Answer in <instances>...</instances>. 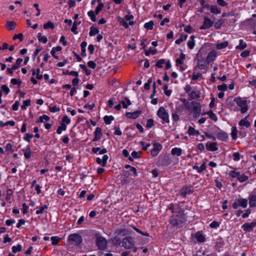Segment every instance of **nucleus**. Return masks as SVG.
<instances>
[{
    "label": "nucleus",
    "instance_id": "1",
    "mask_svg": "<svg viewBox=\"0 0 256 256\" xmlns=\"http://www.w3.org/2000/svg\"><path fill=\"white\" fill-rule=\"evenodd\" d=\"M186 220V216L183 213V211H180L176 215V218H172L170 220V223L174 226H180Z\"/></svg>",
    "mask_w": 256,
    "mask_h": 256
},
{
    "label": "nucleus",
    "instance_id": "2",
    "mask_svg": "<svg viewBox=\"0 0 256 256\" xmlns=\"http://www.w3.org/2000/svg\"><path fill=\"white\" fill-rule=\"evenodd\" d=\"M68 242L73 246H78L82 242V236L77 234H70L68 238Z\"/></svg>",
    "mask_w": 256,
    "mask_h": 256
},
{
    "label": "nucleus",
    "instance_id": "3",
    "mask_svg": "<svg viewBox=\"0 0 256 256\" xmlns=\"http://www.w3.org/2000/svg\"><path fill=\"white\" fill-rule=\"evenodd\" d=\"M157 115L162 120L163 122L169 123V114L166 110L162 106L159 108L157 112Z\"/></svg>",
    "mask_w": 256,
    "mask_h": 256
},
{
    "label": "nucleus",
    "instance_id": "4",
    "mask_svg": "<svg viewBox=\"0 0 256 256\" xmlns=\"http://www.w3.org/2000/svg\"><path fill=\"white\" fill-rule=\"evenodd\" d=\"M235 101L242 113H245L248 110L246 100L241 98H236Z\"/></svg>",
    "mask_w": 256,
    "mask_h": 256
},
{
    "label": "nucleus",
    "instance_id": "5",
    "mask_svg": "<svg viewBox=\"0 0 256 256\" xmlns=\"http://www.w3.org/2000/svg\"><path fill=\"white\" fill-rule=\"evenodd\" d=\"M122 246L126 249H132L134 248V251L136 249L134 248V244L133 238H126L122 240Z\"/></svg>",
    "mask_w": 256,
    "mask_h": 256
},
{
    "label": "nucleus",
    "instance_id": "6",
    "mask_svg": "<svg viewBox=\"0 0 256 256\" xmlns=\"http://www.w3.org/2000/svg\"><path fill=\"white\" fill-rule=\"evenodd\" d=\"M96 244L99 249L104 250L107 245V242L105 238L102 237L97 238Z\"/></svg>",
    "mask_w": 256,
    "mask_h": 256
},
{
    "label": "nucleus",
    "instance_id": "7",
    "mask_svg": "<svg viewBox=\"0 0 256 256\" xmlns=\"http://www.w3.org/2000/svg\"><path fill=\"white\" fill-rule=\"evenodd\" d=\"M214 24V22L210 18L208 17L204 18V21L203 24L200 26L201 30H206L209 28Z\"/></svg>",
    "mask_w": 256,
    "mask_h": 256
},
{
    "label": "nucleus",
    "instance_id": "8",
    "mask_svg": "<svg viewBox=\"0 0 256 256\" xmlns=\"http://www.w3.org/2000/svg\"><path fill=\"white\" fill-rule=\"evenodd\" d=\"M162 148V146L160 144L155 143L154 144V148L151 150V155L152 156H156L159 152L161 150Z\"/></svg>",
    "mask_w": 256,
    "mask_h": 256
},
{
    "label": "nucleus",
    "instance_id": "9",
    "mask_svg": "<svg viewBox=\"0 0 256 256\" xmlns=\"http://www.w3.org/2000/svg\"><path fill=\"white\" fill-rule=\"evenodd\" d=\"M256 226V222H246L242 226L243 230L245 232H249L252 230L254 227Z\"/></svg>",
    "mask_w": 256,
    "mask_h": 256
},
{
    "label": "nucleus",
    "instance_id": "10",
    "mask_svg": "<svg viewBox=\"0 0 256 256\" xmlns=\"http://www.w3.org/2000/svg\"><path fill=\"white\" fill-rule=\"evenodd\" d=\"M22 62V59L20 58H18L16 60V64L12 66L10 68H8L7 69V72L10 74H12L14 70L18 69Z\"/></svg>",
    "mask_w": 256,
    "mask_h": 256
},
{
    "label": "nucleus",
    "instance_id": "11",
    "mask_svg": "<svg viewBox=\"0 0 256 256\" xmlns=\"http://www.w3.org/2000/svg\"><path fill=\"white\" fill-rule=\"evenodd\" d=\"M217 56V54L216 50H212L208 54L206 57L207 63H210L214 61Z\"/></svg>",
    "mask_w": 256,
    "mask_h": 256
},
{
    "label": "nucleus",
    "instance_id": "12",
    "mask_svg": "<svg viewBox=\"0 0 256 256\" xmlns=\"http://www.w3.org/2000/svg\"><path fill=\"white\" fill-rule=\"evenodd\" d=\"M197 58H198L197 66H198V68L202 70V69H204L206 68H207L208 65V64H209V63H207L206 60H204L202 58L200 59L198 58V56H197Z\"/></svg>",
    "mask_w": 256,
    "mask_h": 256
},
{
    "label": "nucleus",
    "instance_id": "13",
    "mask_svg": "<svg viewBox=\"0 0 256 256\" xmlns=\"http://www.w3.org/2000/svg\"><path fill=\"white\" fill-rule=\"evenodd\" d=\"M206 146L209 151H216L218 150V144L214 142H208L206 144Z\"/></svg>",
    "mask_w": 256,
    "mask_h": 256
},
{
    "label": "nucleus",
    "instance_id": "14",
    "mask_svg": "<svg viewBox=\"0 0 256 256\" xmlns=\"http://www.w3.org/2000/svg\"><path fill=\"white\" fill-rule=\"evenodd\" d=\"M108 158V156L105 154V155H104L102 157V158H96V162H97L98 164L101 165L102 166H105L106 164Z\"/></svg>",
    "mask_w": 256,
    "mask_h": 256
},
{
    "label": "nucleus",
    "instance_id": "15",
    "mask_svg": "<svg viewBox=\"0 0 256 256\" xmlns=\"http://www.w3.org/2000/svg\"><path fill=\"white\" fill-rule=\"evenodd\" d=\"M141 112V110H137L133 112H128L126 113V116L128 118L136 119L139 116Z\"/></svg>",
    "mask_w": 256,
    "mask_h": 256
},
{
    "label": "nucleus",
    "instance_id": "16",
    "mask_svg": "<svg viewBox=\"0 0 256 256\" xmlns=\"http://www.w3.org/2000/svg\"><path fill=\"white\" fill-rule=\"evenodd\" d=\"M216 138L222 141H226L228 138V134L226 132L220 130L216 134Z\"/></svg>",
    "mask_w": 256,
    "mask_h": 256
},
{
    "label": "nucleus",
    "instance_id": "17",
    "mask_svg": "<svg viewBox=\"0 0 256 256\" xmlns=\"http://www.w3.org/2000/svg\"><path fill=\"white\" fill-rule=\"evenodd\" d=\"M102 136V130L101 128L98 127L94 132V138L92 141H96L100 140Z\"/></svg>",
    "mask_w": 256,
    "mask_h": 256
},
{
    "label": "nucleus",
    "instance_id": "18",
    "mask_svg": "<svg viewBox=\"0 0 256 256\" xmlns=\"http://www.w3.org/2000/svg\"><path fill=\"white\" fill-rule=\"evenodd\" d=\"M22 150L24 152V154L26 158H30L32 156V150L29 146H27L24 148Z\"/></svg>",
    "mask_w": 256,
    "mask_h": 256
},
{
    "label": "nucleus",
    "instance_id": "19",
    "mask_svg": "<svg viewBox=\"0 0 256 256\" xmlns=\"http://www.w3.org/2000/svg\"><path fill=\"white\" fill-rule=\"evenodd\" d=\"M186 55L184 53H181L180 55L179 58H176V66H179V65H182L184 63V60L185 58Z\"/></svg>",
    "mask_w": 256,
    "mask_h": 256
},
{
    "label": "nucleus",
    "instance_id": "20",
    "mask_svg": "<svg viewBox=\"0 0 256 256\" xmlns=\"http://www.w3.org/2000/svg\"><path fill=\"white\" fill-rule=\"evenodd\" d=\"M238 124L240 126H245L246 128H249L251 124L248 120L247 118H245L241 120L239 122Z\"/></svg>",
    "mask_w": 256,
    "mask_h": 256
},
{
    "label": "nucleus",
    "instance_id": "21",
    "mask_svg": "<svg viewBox=\"0 0 256 256\" xmlns=\"http://www.w3.org/2000/svg\"><path fill=\"white\" fill-rule=\"evenodd\" d=\"M187 45L190 50H192L195 46L194 36H191L190 40L187 42Z\"/></svg>",
    "mask_w": 256,
    "mask_h": 256
},
{
    "label": "nucleus",
    "instance_id": "22",
    "mask_svg": "<svg viewBox=\"0 0 256 256\" xmlns=\"http://www.w3.org/2000/svg\"><path fill=\"white\" fill-rule=\"evenodd\" d=\"M188 134L190 136H198L200 135V132L196 130L193 127L189 126L188 130Z\"/></svg>",
    "mask_w": 256,
    "mask_h": 256
},
{
    "label": "nucleus",
    "instance_id": "23",
    "mask_svg": "<svg viewBox=\"0 0 256 256\" xmlns=\"http://www.w3.org/2000/svg\"><path fill=\"white\" fill-rule=\"evenodd\" d=\"M192 168L196 170L198 172L200 173L206 168V164L204 162L200 167L197 166H194Z\"/></svg>",
    "mask_w": 256,
    "mask_h": 256
},
{
    "label": "nucleus",
    "instance_id": "24",
    "mask_svg": "<svg viewBox=\"0 0 256 256\" xmlns=\"http://www.w3.org/2000/svg\"><path fill=\"white\" fill-rule=\"evenodd\" d=\"M210 11L212 13L218 14L221 12L220 9L215 5H212L210 6Z\"/></svg>",
    "mask_w": 256,
    "mask_h": 256
},
{
    "label": "nucleus",
    "instance_id": "25",
    "mask_svg": "<svg viewBox=\"0 0 256 256\" xmlns=\"http://www.w3.org/2000/svg\"><path fill=\"white\" fill-rule=\"evenodd\" d=\"M48 206L47 205L44 204L42 206H36L37 210L36 212V214H42L44 212L45 210L48 209Z\"/></svg>",
    "mask_w": 256,
    "mask_h": 256
},
{
    "label": "nucleus",
    "instance_id": "26",
    "mask_svg": "<svg viewBox=\"0 0 256 256\" xmlns=\"http://www.w3.org/2000/svg\"><path fill=\"white\" fill-rule=\"evenodd\" d=\"M92 152L94 153L102 154L106 152V148L101 149L100 148L97 147L93 148H92Z\"/></svg>",
    "mask_w": 256,
    "mask_h": 256
},
{
    "label": "nucleus",
    "instance_id": "27",
    "mask_svg": "<svg viewBox=\"0 0 256 256\" xmlns=\"http://www.w3.org/2000/svg\"><path fill=\"white\" fill-rule=\"evenodd\" d=\"M38 39L39 42L43 44H46L48 42L47 38L42 35L41 33H38L37 35Z\"/></svg>",
    "mask_w": 256,
    "mask_h": 256
},
{
    "label": "nucleus",
    "instance_id": "28",
    "mask_svg": "<svg viewBox=\"0 0 256 256\" xmlns=\"http://www.w3.org/2000/svg\"><path fill=\"white\" fill-rule=\"evenodd\" d=\"M239 206L246 208L248 206V200L246 198H239L237 200Z\"/></svg>",
    "mask_w": 256,
    "mask_h": 256
},
{
    "label": "nucleus",
    "instance_id": "29",
    "mask_svg": "<svg viewBox=\"0 0 256 256\" xmlns=\"http://www.w3.org/2000/svg\"><path fill=\"white\" fill-rule=\"evenodd\" d=\"M182 153V150L178 148H174L171 150V154L172 155H176L177 156H180Z\"/></svg>",
    "mask_w": 256,
    "mask_h": 256
},
{
    "label": "nucleus",
    "instance_id": "30",
    "mask_svg": "<svg viewBox=\"0 0 256 256\" xmlns=\"http://www.w3.org/2000/svg\"><path fill=\"white\" fill-rule=\"evenodd\" d=\"M228 175L233 178H238L240 175V172L236 169L230 170L228 172Z\"/></svg>",
    "mask_w": 256,
    "mask_h": 256
},
{
    "label": "nucleus",
    "instance_id": "31",
    "mask_svg": "<svg viewBox=\"0 0 256 256\" xmlns=\"http://www.w3.org/2000/svg\"><path fill=\"white\" fill-rule=\"evenodd\" d=\"M249 204L250 207H256V195L250 196Z\"/></svg>",
    "mask_w": 256,
    "mask_h": 256
},
{
    "label": "nucleus",
    "instance_id": "32",
    "mask_svg": "<svg viewBox=\"0 0 256 256\" xmlns=\"http://www.w3.org/2000/svg\"><path fill=\"white\" fill-rule=\"evenodd\" d=\"M195 238L196 240L200 242H203L205 241L206 238L200 232H198L196 234Z\"/></svg>",
    "mask_w": 256,
    "mask_h": 256
},
{
    "label": "nucleus",
    "instance_id": "33",
    "mask_svg": "<svg viewBox=\"0 0 256 256\" xmlns=\"http://www.w3.org/2000/svg\"><path fill=\"white\" fill-rule=\"evenodd\" d=\"M99 32L98 29L94 26H92L90 28L89 34L90 36H93Z\"/></svg>",
    "mask_w": 256,
    "mask_h": 256
},
{
    "label": "nucleus",
    "instance_id": "34",
    "mask_svg": "<svg viewBox=\"0 0 256 256\" xmlns=\"http://www.w3.org/2000/svg\"><path fill=\"white\" fill-rule=\"evenodd\" d=\"M188 36L186 34H180V38L175 41V43L177 44H180L182 42L185 41Z\"/></svg>",
    "mask_w": 256,
    "mask_h": 256
},
{
    "label": "nucleus",
    "instance_id": "35",
    "mask_svg": "<svg viewBox=\"0 0 256 256\" xmlns=\"http://www.w3.org/2000/svg\"><path fill=\"white\" fill-rule=\"evenodd\" d=\"M6 27L10 30H14L16 27V23L13 21L8 22Z\"/></svg>",
    "mask_w": 256,
    "mask_h": 256
},
{
    "label": "nucleus",
    "instance_id": "36",
    "mask_svg": "<svg viewBox=\"0 0 256 256\" xmlns=\"http://www.w3.org/2000/svg\"><path fill=\"white\" fill-rule=\"evenodd\" d=\"M124 18L126 21H128L129 23V25L132 26L134 24V22L133 20L134 19V16L132 14H126Z\"/></svg>",
    "mask_w": 256,
    "mask_h": 256
},
{
    "label": "nucleus",
    "instance_id": "37",
    "mask_svg": "<svg viewBox=\"0 0 256 256\" xmlns=\"http://www.w3.org/2000/svg\"><path fill=\"white\" fill-rule=\"evenodd\" d=\"M62 48L60 46L54 47L52 49L50 54L55 58H58V56L55 55V52H60L62 50Z\"/></svg>",
    "mask_w": 256,
    "mask_h": 256
},
{
    "label": "nucleus",
    "instance_id": "38",
    "mask_svg": "<svg viewBox=\"0 0 256 256\" xmlns=\"http://www.w3.org/2000/svg\"><path fill=\"white\" fill-rule=\"evenodd\" d=\"M246 44L242 40H240L239 41V44L236 46V49L239 50H242L246 47Z\"/></svg>",
    "mask_w": 256,
    "mask_h": 256
},
{
    "label": "nucleus",
    "instance_id": "39",
    "mask_svg": "<svg viewBox=\"0 0 256 256\" xmlns=\"http://www.w3.org/2000/svg\"><path fill=\"white\" fill-rule=\"evenodd\" d=\"M114 120V118L112 116H106L104 118V120L106 124H110Z\"/></svg>",
    "mask_w": 256,
    "mask_h": 256
},
{
    "label": "nucleus",
    "instance_id": "40",
    "mask_svg": "<svg viewBox=\"0 0 256 256\" xmlns=\"http://www.w3.org/2000/svg\"><path fill=\"white\" fill-rule=\"evenodd\" d=\"M238 133V130L236 127L234 126L232 128L231 132V136L233 140H236L238 138L237 134Z\"/></svg>",
    "mask_w": 256,
    "mask_h": 256
},
{
    "label": "nucleus",
    "instance_id": "41",
    "mask_svg": "<svg viewBox=\"0 0 256 256\" xmlns=\"http://www.w3.org/2000/svg\"><path fill=\"white\" fill-rule=\"evenodd\" d=\"M228 42L225 41L222 43L216 44V47L217 49L221 50L226 48L228 46Z\"/></svg>",
    "mask_w": 256,
    "mask_h": 256
},
{
    "label": "nucleus",
    "instance_id": "42",
    "mask_svg": "<svg viewBox=\"0 0 256 256\" xmlns=\"http://www.w3.org/2000/svg\"><path fill=\"white\" fill-rule=\"evenodd\" d=\"M55 28L54 24L52 22L49 21L48 22L46 23L44 25V30H47L48 28H51L52 30L54 29Z\"/></svg>",
    "mask_w": 256,
    "mask_h": 256
},
{
    "label": "nucleus",
    "instance_id": "43",
    "mask_svg": "<svg viewBox=\"0 0 256 256\" xmlns=\"http://www.w3.org/2000/svg\"><path fill=\"white\" fill-rule=\"evenodd\" d=\"M66 126L65 124H62L59 126L57 129L56 132L58 134H62L63 131L66 130Z\"/></svg>",
    "mask_w": 256,
    "mask_h": 256
},
{
    "label": "nucleus",
    "instance_id": "44",
    "mask_svg": "<svg viewBox=\"0 0 256 256\" xmlns=\"http://www.w3.org/2000/svg\"><path fill=\"white\" fill-rule=\"evenodd\" d=\"M40 70L39 68L36 69V70H32V75H36V78L38 80H40L42 78V76L40 74Z\"/></svg>",
    "mask_w": 256,
    "mask_h": 256
},
{
    "label": "nucleus",
    "instance_id": "45",
    "mask_svg": "<svg viewBox=\"0 0 256 256\" xmlns=\"http://www.w3.org/2000/svg\"><path fill=\"white\" fill-rule=\"evenodd\" d=\"M120 103L124 108H127L131 104V102L128 98H126L125 100L122 101Z\"/></svg>",
    "mask_w": 256,
    "mask_h": 256
},
{
    "label": "nucleus",
    "instance_id": "46",
    "mask_svg": "<svg viewBox=\"0 0 256 256\" xmlns=\"http://www.w3.org/2000/svg\"><path fill=\"white\" fill-rule=\"evenodd\" d=\"M156 52V49L155 48H150L148 50H146L145 55L149 56L150 54H154Z\"/></svg>",
    "mask_w": 256,
    "mask_h": 256
},
{
    "label": "nucleus",
    "instance_id": "47",
    "mask_svg": "<svg viewBox=\"0 0 256 256\" xmlns=\"http://www.w3.org/2000/svg\"><path fill=\"white\" fill-rule=\"evenodd\" d=\"M12 252L14 253H16L17 252H20L22 250V246L20 244H18L16 246H12Z\"/></svg>",
    "mask_w": 256,
    "mask_h": 256
},
{
    "label": "nucleus",
    "instance_id": "48",
    "mask_svg": "<svg viewBox=\"0 0 256 256\" xmlns=\"http://www.w3.org/2000/svg\"><path fill=\"white\" fill-rule=\"evenodd\" d=\"M154 25V22L152 20H150L148 22H146L144 24V26L147 30H152L153 28Z\"/></svg>",
    "mask_w": 256,
    "mask_h": 256
},
{
    "label": "nucleus",
    "instance_id": "49",
    "mask_svg": "<svg viewBox=\"0 0 256 256\" xmlns=\"http://www.w3.org/2000/svg\"><path fill=\"white\" fill-rule=\"evenodd\" d=\"M30 100H24L23 101L22 105L21 108L22 110H26L27 108L30 106Z\"/></svg>",
    "mask_w": 256,
    "mask_h": 256
},
{
    "label": "nucleus",
    "instance_id": "50",
    "mask_svg": "<svg viewBox=\"0 0 256 256\" xmlns=\"http://www.w3.org/2000/svg\"><path fill=\"white\" fill-rule=\"evenodd\" d=\"M224 22L223 20L220 18L218 19L214 24V26L216 29H219L222 26Z\"/></svg>",
    "mask_w": 256,
    "mask_h": 256
},
{
    "label": "nucleus",
    "instance_id": "51",
    "mask_svg": "<svg viewBox=\"0 0 256 256\" xmlns=\"http://www.w3.org/2000/svg\"><path fill=\"white\" fill-rule=\"evenodd\" d=\"M88 15L90 18V20L92 22H96V18L95 16V12L92 10H90L88 12Z\"/></svg>",
    "mask_w": 256,
    "mask_h": 256
},
{
    "label": "nucleus",
    "instance_id": "52",
    "mask_svg": "<svg viewBox=\"0 0 256 256\" xmlns=\"http://www.w3.org/2000/svg\"><path fill=\"white\" fill-rule=\"evenodd\" d=\"M248 178V177L245 175V174H242V175H240V176H238V180L239 182H244L246 181Z\"/></svg>",
    "mask_w": 256,
    "mask_h": 256
},
{
    "label": "nucleus",
    "instance_id": "53",
    "mask_svg": "<svg viewBox=\"0 0 256 256\" xmlns=\"http://www.w3.org/2000/svg\"><path fill=\"white\" fill-rule=\"evenodd\" d=\"M207 114L212 120L214 122L217 121V116L212 111H210L208 112Z\"/></svg>",
    "mask_w": 256,
    "mask_h": 256
},
{
    "label": "nucleus",
    "instance_id": "54",
    "mask_svg": "<svg viewBox=\"0 0 256 256\" xmlns=\"http://www.w3.org/2000/svg\"><path fill=\"white\" fill-rule=\"evenodd\" d=\"M80 68L86 72V74L88 76L91 74V71L89 70L84 64H80Z\"/></svg>",
    "mask_w": 256,
    "mask_h": 256
},
{
    "label": "nucleus",
    "instance_id": "55",
    "mask_svg": "<svg viewBox=\"0 0 256 256\" xmlns=\"http://www.w3.org/2000/svg\"><path fill=\"white\" fill-rule=\"evenodd\" d=\"M104 7V4L102 2H100L96 6L95 10V14H98L102 8Z\"/></svg>",
    "mask_w": 256,
    "mask_h": 256
},
{
    "label": "nucleus",
    "instance_id": "56",
    "mask_svg": "<svg viewBox=\"0 0 256 256\" xmlns=\"http://www.w3.org/2000/svg\"><path fill=\"white\" fill-rule=\"evenodd\" d=\"M166 61L164 59L160 60L156 64V66L158 68H162L163 66L165 64Z\"/></svg>",
    "mask_w": 256,
    "mask_h": 256
},
{
    "label": "nucleus",
    "instance_id": "57",
    "mask_svg": "<svg viewBox=\"0 0 256 256\" xmlns=\"http://www.w3.org/2000/svg\"><path fill=\"white\" fill-rule=\"evenodd\" d=\"M118 21L120 24L122 25L125 28H127L129 26V23H128L126 20H124L121 18H118Z\"/></svg>",
    "mask_w": 256,
    "mask_h": 256
},
{
    "label": "nucleus",
    "instance_id": "58",
    "mask_svg": "<svg viewBox=\"0 0 256 256\" xmlns=\"http://www.w3.org/2000/svg\"><path fill=\"white\" fill-rule=\"evenodd\" d=\"M140 153V152L133 151L131 154V155H132V158H130L129 160H132L133 158H135V159L138 158H139V154Z\"/></svg>",
    "mask_w": 256,
    "mask_h": 256
},
{
    "label": "nucleus",
    "instance_id": "59",
    "mask_svg": "<svg viewBox=\"0 0 256 256\" xmlns=\"http://www.w3.org/2000/svg\"><path fill=\"white\" fill-rule=\"evenodd\" d=\"M154 125V122L152 119H148L146 121V127L148 128H152Z\"/></svg>",
    "mask_w": 256,
    "mask_h": 256
},
{
    "label": "nucleus",
    "instance_id": "60",
    "mask_svg": "<svg viewBox=\"0 0 256 256\" xmlns=\"http://www.w3.org/2000/svg\"><path fill=\"white\" fill-rule=\"evenodd\" d=\"M233 159L234 161L238 162L240 160L241 156L238 152H234L233 155Z\"/></svg>",
    "mask_w": 256,
    "mask_h": 256
},
{
    "label": "nucleus",
    "instance_id": "61",
    "mask_svg": "<svg viewBox=\"0 0 256 256\" xmlns=\"http://www.w3.org/2000/svg\"><path fill=\"white\" fill-rule=\"evenodd\" d=\"M33 136L29 133H26L24 138V140L28 142H30L32 139V138Z\"/></svg>",
    "mask_w": 256,
    "mask_h": 256
},
{
    "label": "nucleus",
    "instance_id": "62",
    "mask_svg": "<svg viewBox=\"0 0 256 256\" xmlns=\"http://www.w3.org/2000/svg\"><path fill=\"white\" fill-rule=\"evenodd\" d=\"M52 244L53 245H56L58 244L60 240V238L58 236H52L50 238Z\"/></svg>",
    "mask_w": 256,
    "mask_h": 256
},
{
    "label": "nucleus",
    "instance_id": "63",
    "mask_svg": "<svg viewBox=\"0 0 256 256\" xmlns=\"http://www.w3.org/2000/svg\"><path fill=\"white\" fill-rule=\"evenodd\" d=\"M62 121L63 124H69L70 123V120L68 118L67 116H64L62 119Z\"/></svg>",
    "mask_w": 256,
    "mask_h": 256
},
{
    "label": "nucleus",
    "instance_id": "64",
    "mask_svg": "<svg viewBox=\"0 0 256 256\" xmlns=\"http://www.w3.org/2000/svg\"><path fill=\"white\" fill-rule=\"evenodd\" d=\"M228 86L226 84H222V85H218V88L219 90H221L222 92L226 91L227 90Z\"/></svg>",
    "mask_w": 256,
    "mask_h": 256
}]
</instances>
